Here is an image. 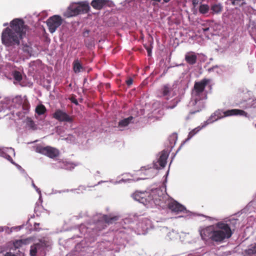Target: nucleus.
I'll list each match as a JSON object with an SVG mask.
<instances>
[{"mask_svg":"<svg viewBox=\"0 0 256 256\" xmlns=\"http://www.w3.org/2000/svg\"><path fill=\"white\" fill-rule=\"evenodd\" d=\"M236 222L237 220L234 218L226 221V223L219 222L200 230V234L204 240H210L217 243H220L225 239L231 236L232 229L234 227Z\"/></svg>","mask_w":256,"mask_h":256,"instance_id":"obj_1","label":"nucleus"},{"mask_svg":"<svg viewBox=\"0 0 256 256\" xmlns=\"http://www.w3.org/2000/svg\"><path fill=\"white\" fill-rule=\"evenodd\" d=\"M27 26L24 21L15 18L10 23V28H4L2 34V43L6 46L19 45L20 40L26 34Z\"/></svg>","mask_w":256,"mask_h":256,"instance_id":"obj_2","label":"nucleus"},{"mask_svg":"<svg viewBox=\"0 0 256 256\" xmlns=\"http://www.w3.org/2000/svg\"><path fill=\"white\" fill-rule=\"evenodd\" d=\"M90 10L89 4L87 2L73 3L68 8L64 15L67 18L75 16L80 14L88 13Z\"/></svg>","mask_w":256,"mask_h":256,"instance_id":"obj_3","label":"nucleus"},{"mask_svg":"<svg viewBox=\"0 0 256 256\" xmlns=\"http://www.w3.org/2000/svg\"><path fill=\"white\" fill-rule=\"evenodd\" d=\"M162 200L161 198H159L158 200L156 199V201H154V204L162 208L168 206L172 212L176 213L182 212L186 210V208L184 206L180 204L174 200H168L165 202V204H163Z\"/></svg>","mask_w":256,"mask_h":256,"instance_id":"obj_4","label":"nucleus"},{"mask_svg":"<svg viewBox=\"0 0 256 256\" xmlns=\"http://www.w3.org/2000/svg\"><path fill=\"white\" fill-rule=\"evenodd\" d=\"M132 197L134 200L143 204L145 206L148 205L152 201L154 203L156 199L158 200L156 197L152 198L151 194L148 192L136 191L132 194Z\"/></svg>","mask_w":256,"mask_h":256,"instance_id":"obj_5","label":"nucleus"},{"mask_svg":"<svg viewBox=\"0 0 256 256\" xmlns=\"http://www.w3.org/2000/svg\"><path fill=\"white\" fill-rule=\"evenodd\" d=\"M12 102L14 107L20 108L22 106V110L28 111L30 108V104L26 96H22L20 95L16 96L12 100H10V104Z\"/></svg>","mask_w":256,"mask_h":256,"instance_id":"obj_6","label":"nucleus"},{"mask_svg":"<svg viewBox=\"0 0 256 256\" xmlns=\"http://www.w3.org/2000/svg\"><path fill=\"white\" fill-rule=\"evenodd\" d=\"M36 151L52 158L58 156L60 154L59 150L58 149L50 146H38L36 148Z\"/></svg>","mask_w":256,"mask_h":256,"instance_id":"obj_7","label":"nucleus"},{"mask_svg":"<svg viewBox=\"0 0 256 256\" xmlns=\"http://www.w3.org/2000/svg\"><path fill=\"white\" fill-rule=\"evenodd\" d=\"M50 244V242L48 238H44L40 240L38 243L31 246L30 254L31 256H36L37 252L42 253L45 248Z\"/></svg>","mask_w":256,"mask_h":256,"instance_id":"obj_8","label":"nucleus"},{"mask_svg":"<svg viewBox=\"0 0 256 256\" xmlns=\"http://www.w3.org/2000/svg\"><path fill=\"white\" fill-rule=\"evenodd\" d=\"M62 22V19L61 16L58 15H54L49 18L46 20V24L50 33H54L57 28L59 27Z\"/></svg>","mask_w":256,"mask_h":256,"instance_id":"obj_9","label":"nucleus"},{"mask_svg":"<svg viewBox=\"0 0 256 256\" xmlns=\"http://www.w3.org/2000/svg\"><path fill=\"white\" fill-rule=\"evenodd\" d=\"M248 113H213L210 118L204 122L203 124H206V126L208 124H211L218 119H220L222 118L229 116L232 115H238L244 116L246 117H249V116L248 114Z\"/></svg>","mask_w":256,"mask_h":256,"instance_id":"obj_10","label":"nucleus"},{"mask_svg":"<svg viewBox=\"0 0 256 256\" xmlns=\"http://www.w3.org/2000/svg\"><path fill=\"white\" fill-rule=\"evenodd\" d=\"M211 82L210 79L204 78L200 82H194V94L196 96H200L204 91L206 86Z\"/></svg>","mask_w":256,"mask_h":256,"instance_id":"obj_11","label":"nucleus"},{"mask_svg":"<svg viewBox=\"0 0 256 256\" xmlns=\"http://www.w3.org/2000/svg\"><path fill=\"white\" fill-rule=\"evenodd\" d=\"M92 8L97 10H100L104 8H112L114 4L110 0H92L90 4Z\"/></svg>","mask_w":256,"mask_h":256,"instance_id":"obj_12","label":"nucleus"},{"mask_svg":"<svg viewBox=\"0 0 256 256\" xmlns=\"http://www.w3.org/2000/svg\"><path fill=\"white\" fill-rule=\"evenodd\" d=\"M172 87L168 84H166L162 86L158 91V96L164 97L166 100H168L172 97Z\"/></svg>","mask_w":256,"mask_h":256,"instance_id":"obj_13","label":"nucleus"},{"mask_svg":"<svg viewBox=\"0 0 256 256\" xmlns=\"http://www.w3.org/2000/svg\"><path fill=\"white\" fill-rule=\"evenodd\" d=\"M168 157V154L166 152H162L157 162L154 164V169H159L164 168L166 164V160Z\"/></svg>","mask_w":256,"mask_h":256,"instance_id":"obj_14","label":"nucleus"},{"mask_svg":"<svg viewBox=\"0 0 256 256\" xmlns=\"http://www.w3.org/2000/svg\"><path fill=\"white\" fill-rule=\"evenodd\" d=\"M197 56L193 52H190L185 54V60L186 62L190 65L194 64L197 61Z\"/></svg>","mask_w":256,"mask_h":256,"instance_id":"obj_15","label":"nucleus"},{"mask_svg":"<svg viewBox=\"0 0 256 256\" xmlns=\"http://www.w3.org/2000/svg\"><path fill=\"white\" fill-rule=\"evenodd\" d=\"M134 118L132 116H130L118 122V128L121 130H124L125 127L134 122Z\"/></svg>","mask_w":256,"mask_h":256,"instance_id":"obj_16","label":"nucleus"},{"mask_svg":"<svg viewBox=\"0 0 256 256\" xmlns=\"http://www.w3.org/2000/svg\"><path fill=\"white\" fill-rule=\"evenodd\" d=\"M54 117L60 121L70 122L72 120V116H68L67 113H54Z\"/></svg>","mask_w":256,"mask_h":256,"instance_id":"obj_17","label":"nucleus"},{"mask_svg":"<svg viewBox=\"0 0 256 256\" xmlns=\"http://www.w3.org/2000/svg\"><path fill=\"white\" fill-rule=\"evenodd\" d=\"M15 152L14 150L11 148H6L2 150V156L6 158L7 160L10 161L12 164L14 162H12V160L11 158V156H14Z\"/></svg>","mask_w":256,"mask_h":256,"instance_id":"obj_18","label":"nucleus"},{"mask_svg":"<svg viewBox=\"0 0 256 256\" xmlns=\"http://www.w3.org/2000/svg\"><path fill=\"white\" fill-rule=\"evenodd\" d=\"M244 256H256V244H251L244 252Z\"/></svg>","mask_w":256,"mask_h":256,"instance_id":"obj_19","label":"nucleus"},{"mask_svg":"<svg viewBox=\"0 0 256 256\" xmlns=\"http://www.w3.org/2000/svg\"><path fill=\"white\" fill-rule=\"evenodd\" d=\"M73 70L76 74L79 73L82 71L85 70L84 68L82 66L78 59L75 60L73 63Z\"/></svg>","mask_w":256,"mask_h":256,"instance_id":"obj_20","label":"nucleus"},{"mask_svg":"<svg viewBox=\"0 0 256 256\" xmlns=\"http://www.w3.org/2000/svg\"><path fill=\"white\" fill-rule=\"evenodd\" d=\"M206 124H202V126H198L197 128L193 129L191 130L188 136V138L186 140L185 142L190 140L196 134H197L200 130L204 128Z\"/></svg>","mask_w":256,"mask_h":256,"instance_id":"obj_21","label":"nucleus"},{"mask_svg":"<svg viewBox=\"0 0 256 256\" xmlns=\"http://www.w3.org/2000/svg\"><path fill=\"white\" fill-rule=\"evenodd\" d=\"M102 218V220L108 224H112L114 222L117 220L118 218L117 216L110 217L106 215H103Z\"/></svg>","mask_w":256,"mask_h":256,"instance_id":"obj_22","label":"nucleus"},{"mask_svg":"<svg viewBox=\"0 0 256 256\" xmlns=\"http://www.w3.org/2000/svg\"><path fill=\"white\" fill-rule=\"evenodd\" d=\"M190 236L188 233L181 232L180 234H178V237L182 242H189L188 238Z\"/></svg>","mask_w":256,"mask_h":256,"instance_id":"obj_23","label":"nucleus"},{"mask_svg":"<svg viewBox=\"0 0 256 256\" xmlns=\"http://www.w3.org/2000/svg\"><path fill=\"white\" fill-rule=\"evenodd\" d=\"M211 10L214 12L218 14L222 10V6L220 4H214L212 6Z\"/></svg>","mask_w":256,"mask_h":256,"instance_id":"obj_24","label":"nucleus"},{"mask_svg":"<svg viewBox=\"0 0 256 256\" xmlns=\"http://www.w3.org/2000/svg\"><path fill=\"white\" fill-rule=\"evenodd\" d=\"M168 236L172 240H176L178 238V234L174 230H172L168 234Z\"/></svg>","mask_w":256,"mask_h":256,"instance_id":"obj_25","label":"nucleus"},{"mask_svg":"<svg viewBox=\"0 0 256 256\" xmlns=\"http://www.w3.org/2000/svg\"><path fill=\"white\" fill-rule=\"evenodd\" d=\"M22 50L28 55L30 56L32 52V48L27 44H24L22 46Z\"/></svg>","mask_w":256,"mask_h":256,"instance_id":"obj_26","label":"nucleus"},{"mask_svg":"<svg viewBox=\"0 0 256 256\" xmlns=\"http://www.w3.org/2000/svg\"><path fill=\"white\" fill-rule=\"evenodd\" d=\"M209 10V6L207 4H202L199 8V11L202 14H205L208 12Z\"/></svg>","mask_w":256,"mask_h":256,"instance_id":"obj_27","label":"nucleus"},{"mask_svg":"<svg viewBox=\"0 0 256 256\" xmlns=\"http://www.w3.org/2000/svg\"><path fill=\"white\" fill-rule=\"evenodd\" d=\"M13 76L14 80L18 82H20L22 80V74L18 71H15L14 72Z\"/></svg>","mask_w":256,"mask_h":256,"instance_id":"obj_28","label":"nucleus"},{"mask_svg":"<svg viewBox=\"0 0 256 256\" xmlns=\"http://www.w3.org/2000/svg\"><path fill=\"white\" fill-rule=\"evenodd\" d=\"M146 170V174L148 176V178L152 177L156 174V171L154 169L150 168Z\"/></svg>","mask_w":256,"mask_h":256,"instance_id":"obj_29","label":"nucleus"},{"mask_svg":"<svg viewBox=\"0 0 256 256\" xmlns=\"http://www.w3.org/2000/svg\"><path fill=\"white\" fill-rule=\"evenodd\" d=\"M46 108L42 104H38L35 109V112H46Z\"/></svg>","mask_w":256,"mask_h":256,"instance_id":"obj_30","label":"nucleus"},{"mask_svg":"<svg viewBox=\"0 0 256 256\" xmlns=\"http://www.w3.org/2000/svg\"><path fill=\"white\" fill-rule=\"evenodd\" d=\"M26 124L28 126H30L31 128H33L34 127V123L30 118H27Z\"/></svg>","mask_w":256,"mask_h":256,"instance_id":"obj_31","label":"nucleus"},{"mask_svg":"<svg viewBox=\"0 0 256 256\" xmlns=\"http://www.w3.org/2000/svg\"><path fill=\"white\" fill-rule=\"evenodd\" d=\"M202 26L200 30V31H202L204 33L208 32L210 30V28L208 26H206V24H202Z\"/></svg>","mask_w":256,"mask_h":256,"instance_id":"obj_32","label":"nucleus"},{"mask_svg":"<svg viewBox=\"0 0 256 256\" xmlns=\"http://www.w3.org/2000/svg\"><path fill=\"white\" fill-rule=\"evenodd\" d=\"M32 186L33 188L36 190L38 192V194H40V198H41V192L40 190L35 185L34 182H32Z\"/></svg>","mask_w":256,"mask_h":256,"instance_id":"obj_33","label":"nucleus"},{"mask_svg":"<svg viewBox=\"0 0 256 256\" xmlns=\"http://www.w3.org/2000/svg\"><path fill=\"white\" fill-rule=\"evenodd\" d=\"M126 82L128 86H130L133 83V80L131 78H129L126 81Z\"/></svg>","mask_w":256,"mask_h":256,"instance_id":"obj_34","label":"nucleus"},{"mask_svg":"<svg viewBox=\"0 0 256 256\" xmlns=\"http://www.w3.org/2000/svg\"><path fill=\"white\" fill-rule=\"evenodd\" d=\"M225 112H244V111L243 110H241L233 109V110H228L226 111Z\"/></svg>","mask_w":256,"mask_h":256,"instance_id":"obj_35","label":"nucleus"},{"mask_svg":"<svg viewBox=\"0 0 256 256\" xmlns=\"http://www.w3.org/2000/svg\"><path fill=\"white\" fill-rule=\"evenodd\" d=\"M22 243V240H18L16 241L15 243H14V246L16 248L18 247V246H20V244Z\"/></svg>","mask_w":256,"mask_h":256,"instance_id":"obj_36","label":"nucleus"},{"mask_svg":"<svg viewBox=\"0 0 256 256\" xmlns=\"http://www.w3.org/2000/svg\"><path fill=\"white\" fill-rule=\"evenodd\" d=\"M146 50H147V52L148 53V56H150V54H151V52H152V50L150 48L147 46L146 48Z\"/></svg>","mask_w":256,"mask_h":256,"instance_id":"obj_37","label":"nucleus"},{"mask_svg":"<svg viewBox=\"0 0 256 256\" xmlns=\"http://www.w3.org/2000/svg\"><path fill=\"white\" fill-rule=\"evenodd\" d=\"M71 101L72 103L74 104H78V100H76V99L75 98H71Z\"/></svg>","mask_w":256,"mask_h":256,"instance_id":"obj_38","label":"nucleus"},{"mask_svg":"<svg viewBox=\"0 0 256 256\" xmlns=\"http://www.w3.org/2000/svg\"><path fill=\"white\" fill-rule=\"evenodd\" d=\"M4 256H16L15 254H12V252H6Z\"/></svg>","mask_w":256,"mask_h":256,"instance_id":"obj_39","label":"nucleus"},{"mask_svg":"<svg viewBox=\"0 0 256 256\" xmlns=\"http://www.w3.org/2000/svg\"><path fill=\"white\" fill-rule=\"evenodd\" d=\"M89 32H90V30H86L84 32L83 34L84 36H86L89 34Z\"/></svg>","mask_w":256,"mask_h":256,"instance_id":"obj_40","label":"nucleus"},{"mask_svg":"<svg viewBox=\"0 0 256 256\" xmlns=\"http://www.w3.org/2000/svg\"><path fill=\"white\" fill-rule=\"evenodd\" d=\"M180 256H192L191 254H180Z\"/></svg>","mask_w":256,"mask_h":256,"instance_id":"obj_41","label":"nucleus"},{"mask_svg":"<svg viewBox=\"0 0 256 256\" xmlns=\"http://www.w3.org/2000/svg\"><path fill=\"white\" fill-rule=\"evenodd\" d=\"M70 167H66V168H74V166H73V164H70Z\"/></svg>","mask_w":256,"mask_h":256,"instance_id":"obj_42","label":"nucleus"},{"mask_svg":"<svg viewBox=\"0 0 256 256\" xmlns=\"http://www.w3.org/2000/svg\"><path fill=\"white\" fill-rule=\"evenodd\" d=\"M200 104H201L202 108H204L205 106L203 102H200Z\"/></svg>","mask_w":256,"mask_h":256,"instance_id":"obj_43","label":"nucleus"},{"mask_svg":"<svg viewBox=\"0 0 256 256\" xmlns=\"http://www.w3.org/2000/svg\"><path fill=\"white\" fill-rule=\"evenodd\" d=\"M170 0H164V1L165 2H170Z\"/></svg>","mask_w":256,"mask_h":256,"instance_id":"obj_44","label":"nucleus"},{"mask_svg":"<svg viewBox=\"0 0 256 256\" xmlns=\"http://www.w3.org/2000/svg\"><path fill=\"white\" fill-rule=\"evenodd\" d=\"M254 114V115L253 116V117L256 118V113H253Z\"/></svg>","mask_w":256,"mask_h":256,"instance_id":"obj_45","label":"nucleus"},{"mask_svg":"<svg viewBox=\"0 0 256 256\" xmlns=\"http://www.w3.org/2000/svg\"><path fill=\"white\" fill-rule=\"evenodd\" d=\"M56 112H62L61 110H58L57 111H56Z\"/></svg>","mask_w":256,"mask_h":256,"instance_id":"obj_46","label":"nucleus"},{"mask_svg":"<svg viewBox=\"0 0 256 256\" xmlns=\"http://www.w3.org/2000/svg\"><path fill=\"white\" fill-rule=\"evenodd\" d=\"M202 110V109H200V110H197L195 112H198L200 110Z\"/></svg>","mask_w":256,"mask_h":256,"instance_id":"obj_47","label":"nucleus"},{"mask_svg":"<svg viewBox=\"0 0 256 256\" xmlns=\"http://www.w3.org/2000/svg\"><path fill=\"white\" fill-rule=\"evenodd\" d=\"M193 3H194V4H195V0H193Z\"/></svg>","mask_w":256,"mask_h":256,"instance_id":"obj_48","label":"nucleus"},{"mask_svg":"<svg viewBox=\"0 0 256 256\" xmlns=\"http://www.w3.org/2000/svg\"><path fill=\"white\" fill-rule=\"evenodd\" d=\"M18 166L19 168H21L20 166Z\"/></svg>","mask_w":256,"mask_h":256,"instance_id":"obj_49","label":"nucleus"},{"mask_svg":"<svg viewBox=\"0 0 256 256\" xmlns=\"http://www.w3.org/2000/svg\"><path fill=\"white\" fill-rule=\"evenodd\" d=\"M38 114H42V112H40V113H38Z\"/></svg>","mask_w":256,"mask_h":256,"instance_id":"obj_50","label":"nucleus"},{"mask_svg":"<svg viewBox=\"0 0 256 256\" xmlns=\"http://www.w3.org/2000/svg\"><path fill=\"white\" fill-rule=\"evenodd\" d=\"M255 126L256 127V124H255Z\"/></svg>","mask_w":256,"mask_h":256,"instance_id":"obj_51","label":"nucleus"}]
</instances>
